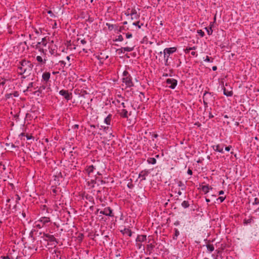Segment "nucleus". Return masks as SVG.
Returning <instances> with one entry per match:
<instances>
[{
  "instance_id": "nucleus-44",
  "label": "nucleus",
  "mask_w": 259,
  "mask_h": 259,
  "mask_svg": "<svg viewBox=\"0 0 259 259\" xmlns=\"http://www.w3.org/2000/svg\"><path fill=\"white\" fill-rule=\"evenodd\" d=\"M142 242H136V246L138 247L139 249H141L143 246Z\"/></svg>"
},
{
  "instance_id": "nucleus-51",
  "label": "nucleus",
  "mask_w": 259,
  "mask_h": 259,
  "mask_svg": "<svg viewBox=\"0 0 259 259\" xmlns=\"http://www.w3.org/2000/svg\"><path fill=\"white\" fill-rule=\"evenodd\" d=\"M12 96V94H7L6 95H5V97L7 99H9Z\"/></svg>"
},
{
  "instance_id": "nucleus-13",
  "label": "nucleus",
  "mask_w": 259,
  "mask_h": 259,
  "mask_svg": "<svg viewBox=\"0 0 259 259\" xmlns=\"http://www.w3.org/2000/svg\"><path fill=\"white\" fill-rule=\"evenodd\" d=\"M223 148L224 146L223 145L218 144L216 145L212 146V148L214 151H218L222 153H224Z\"/></svg>"
},
{
  "instance_id": "nucleus-60",
  "label": "nucleus",
  "mask_w": 259,
  "mask_h": 259,
  "mask_svg": "<svg viewBox=\"0 0 259 259\" xmlns=\"http://www.w3.org/2000/svg\"><path fill=\"white\" fill-rule=\"evenodd\" d=\"M217 68H218L217 66H214L212 67V69L213 71H215V70H217Z\"/></svg>"
},
{
  "instance_id": "nucleus-37",
  "label": "nucleus",
  "mask_w": 259,
  "mask_h": 259,
  "mask_svg": "<svg viewBox=\"0 0 259 259\" xmlns=\"http://www.w3.org/2000/svg\"><path fill=\"white\" fill-rule=\"evenodd\" d=\"M197 33L201 37H203L204 36V32L201 29L197 30Z\"/></svg>"
},
{
  "instance_id": "nucleus-33",
  "label": "nucleus",
  "mask_w": 259,
  "mask_h": 259,
  "mask_svg": "<svg viewBox=\"0 0 259 259\" xmlns=\"http://www.w3.org/2000/svg\"><path fill=\"white\" fill-rule=\"evenodd\" d=\"M205 29L206 30L207 34L210 35L212 33V29L211 27H205Z\"/></svg>"
},
{
  "instance_id": "nucleus-10",
  "label": "nucleus",
  "mask_w": 259,
  "mask_h": 259,
  "mask_svg": "<svg viewBox=\"0 0 259 259\" xmlns=\"http://www.w3.org/2000/svg\"><path fill=\"white\" fill-rule=\"evenodd\" d=\"M51 77V74L49 72L45 71L42 73L41 81L44 84H46L49 81Z\"/></svg>"
},
{
  "instance_id": "nucleus-52",
  "label": "nucleus",
  "mask_w": 259,
  "mask_h": 259,
  "mask_svg": "<svg viewBox=\"0 0 259 259\" xmlns=\"http://www.w3.org/2000/svg\"><path fill=\"white\" fill-rule=\"evenodd\" d=\"M191 54L192 56H197V54L196 52H194V51H192L191 52Z\"/></svg>"
},
{
  "instance_id": "nucleus-24",
  "label": "nucleus",
  "mask_w": 259,
  "mask_h": 259,
  "mask_svg": "<svg viewBox=\"0 0 259 259\" xmlns=\"http://www.w3.org/2000/svg\"><path fill=\"white\" fill-rule=\"evenodd\" d=\"M210 188L209 186L207 185H204L202 186L201 187L202 191L205 193L206 194L209 192Z\"/></svg>"
},
{
  "instance_id": "nucleus-8",
  "label": "nucleus",
  "mask_w": 259,
  "mask_h": 259,
  "mask_svg": "<svg viewBox=\"0 0 259 259\" xmlns=\"http://www.w3.org/2000/svg\"><path fill=\"white\" fill-rule=\"evenodd\" d=\"M99 213L101 214H104L109 217H113V214L112 210L110 207H107L104 208V210H101Z\"/></svg>"
},
{
  "instance_id": "nucleus-6",
  "label": "nucleus",
  "mask_w": 259,
  "mask_h": 259,
  "mask_svg": "<svg viewBox=\"0 0 259 259\" xmlns=\"http://www.w3.org/2000/svg\"><path fill=\"white\" fill-rule=\"evenodd\" d=\"M166 83L168 88L174 89L177 85L178 81L174 78H168L166 80Z\"/></svg>"
},
{
  "instance_id": "nucleus-25",
  "label": "nucleus",
  "mask_w": 259,
  "mask_h": 259,
  "mask_svg": "<svg viewBox=\"0 0 259 259\" xmlns=\"http://www.w3.org/2000/svg\"><path fill=\"white\" fill-rule=\"evenodd\" d=\"M147 161L149 164H154L156 163V159L153 157H150L147 159Z\"/></svg>"
},
{
  "instance_id": "nucleus-7",
  "label": "nucleus",
  "mask_w": 259,
  "mask_h": 259,
  "mask_svg": "<svg viewBox=\"0 0 259 259\" xmlns=\"http://www.w3.org/2000/svg\"><path fill=\"white\" fill-rule=\"evenodd\" d=\"M59 94L64 97L67 101L72 98V93H69L67 90H62L59 91Z\"/></svg>"
},
{
  "instance_id": "nucleus-12",
  "label": "nucleus",
  "mask_w": 259,
  "mask_h": 259,
  "mask_svg": "<svg viewBox=\"0 0 259 259\" xmlns=\"http://www.w3.org/2000/svg\"><path fill=\"white\" fill-rule=\"evenodd\" d=\"M95 169V167L93 165H91L87 166L85 169V170L89 176H92V174L94 172Z\"/></svg>"
},
{
  "instance_id": "nucleus-29",
  "label": "nucleus",
  "mask_w": 259,
  "mask_h": 259,
  "mask_svg": "<svg viewBox=\"0 0 259 259\" xmlns=\"http://www.w3.org/2000/svg\"><path fill=\"white\" fill-rule=\"evenodd\" d=\"M155 246L153 245L152 243L147 245V251H149L150 253H151L154 248Z\"/></svg>"
},
{
  "instance_id": "nucleus-55",
  "label": "nucleus",
  "mask_w": 259,
  "mask_h": 259,
  "mask_svg": "<svg viewBox=\"0 0 259 259\" xmlns=\"http://www.w3.org/2000/svg\"><path fill=\"white\" fill-rule=\"evenodd\" d=\"M187 173H188V174H189L190 175H192L193 172H192V170L191 169L189 168L188 170Z\"/></svg>"
},
{
  "instance_id": "nucleus-5",
  "label": "nucleus",
  "mask_w": 259,
  "mask_h": 259,
  "mask_svg": "<svg viewBox=\"0 0 259 259\" xmlns=\"http://www.w3.org/2000/svg\"><path fill=\"white\" fill-rule=\"evenodd\" d=\"M40 235H42L41 238H42L45 241L48 242H50L51 245H55L58 243L57 239L55 238L54 235L50 234L49 233H40Z\"/></svg>"
},
{
  "instance_id": "nucleus-14",
  "label": "nucleus",
  "mask_w": 259,
  "mask_h": 259,
  "mask_svg": "<svg viewBox=\"0 0 259 259\" xmlns=\"http://www.w3.org/2000/svg\"><path fill=\"white\" fill-rule=\"evenodd\" d=\"M36 60L41 65H45L47 61V59L46 57L42 58V57L40 56H36Z\"/></svg>"
},
{
  "instance_id": "nucleus-18",
  "label": "nucleus",
  "mask_w": 259,
  "mask_h": 259,
  "mask_svg": "<svg viewBox=\"0 0 259 259\" xmlns=\"http://www.w3.org/2000/svg\"><path fill=\"white\" fill-rule=\"evenodd\" d=\"M121 232L123 234H127L129 237H131L133 234V232L131 230L126 228H125L124 229V230H121Z\"/></svg>"
},
{
  "instance_id": "nucleus-53",
  "label": "nucleus",
  "mask_w": 259,
  "mask_h": 259,
  "mask_svg": "<svg viewBox=\"0 0 259 259\" xmlns=\"http://www.w3.org/2000/svg\"><path fill=\"white\" fill-rule=\"evenodd\" d=\"M80 43L82 45H85L87 43V41L84 39H83L80 40Z\"/></svg>"
},
{
  "instance_id": "nucleus-15",
  "label": "nucleus",
  "mask_w": 259,
  "mask_h": 259,
  "mask_svg": "<svg viewBox=\"0 0 259 259\" xmlns=\"http://www.w3.org/2000/svg\"><path fill=\"white\" fill-rule=\"evenodd\" d=\"M207 95H210V93H209L208 92H205V93L203 94L202 99H203V104L204 105L205 108H206L208 107V104H207V99L206 97Z\"/></svg>"
},
{
  "instance_id": "nucleus-46",
  "label": "nucleus",
  "mask_w": 259,
  "mask_h": 259,
  "mask_svg": "<svg viewBox=\"0 0 259 259\" xmlns=\"http://www.w3.org/2000/svg\"><path fill=\"white\" fill-rule=\"evenodd\" d=\"M127 186L129 188H130V189H132V188H133V187H134V185L133 184V183H132V182H130V183H128L127 184Z\"/></svg>"
},
{
  "instance_id": "nucleus-9",
  "label": "nucleus",
  "mask_w": 259,
  "mask_h": 259,
  "mask_svg": "<svg viewBox=\"0 0 259 259\" xmlns=\"http://www.w3.org/2000/svg\"><path fill=\"white\" fill-rule=\"evenodd\" d=\"M177 50V48H175V47H171V48H165L164 50H163V53H164V54H166L165 55V56H168V57H169V56L172 54V53H174V52H175Z\"/></svg>"
},
{
  "instance_id": "nucleus-50",
  "label": "nucleus",
  "mask_w": 259,
  "mask_h": 259,
  "mask_svg": "<svg viewBox=\"0 0 259 259\" xmlns=\"http://www.w3.org/2000/svg\"><path fill=\"white\" fill-rule=\"evenodd\" d=\"M191 51V50H189V48H186L185 49H184V52L186 53V54H188L190 52V51Z\"/></svg>"
},
{
  "instance_id": "nucleus-20",
  "label": "nucleus",
  "mask_w": 259,
  "mask_h": 259,
  "mask_svg": "<svg viewBox=\"0 0 259 259\" xmlns=\"http://www.w3.org/2000/svg\"><path fill=\"white\" fill-rule=\"evenodd\" d=\"M112 118V115L109 114L105 119H104V123L107 124V125H110L111 124V120Z\"/></svg>"
},
{
  "instance_id": "nucleus-23",
  "label": "nucleus",
  "mask_w": 259,
  "mask_h": 259,
  "mask_svg": "<svg viewBox=\"0 0 259 259\" xmlns=\"http://www.w3.org/2000/svg\"><path fill=\"white\" fill-rule=\"evenodd\" d=\"M127 114L128 112L126 110L123 109L121 110V112L120 113V115L121 117H122L123 118H126L128 117Z\"/></svg>"
},
{
  "instance_id": "nucleus-22",
  "label": "nucleus",
  "mask_w": 259,
  "mask_h": 259,
  "mask_svg": "<svg viewBox=\"0 0 259 259\" xmlns=\"http://www.w3.org/2000/svg\"><path fill=\"white\" fill-rule=\"evenodd\" d=\"M206 248L207 249V252L209 253L212 252L214 249V247L213 245L211 244H207Z\"/></svg>"
},
{
  "instance_id": "nucleus-43",
  "label": "nucleus",
  "mask_w": 259,
  "mask_h": 259,
  "mask_svg": "<svg viewBox=\"0 0 259 259\" xmlns=\"http://www.w3.org/2000/svg\"><path fill=\"white\" fill-rule=\"evenodd\" d=\"M45 88H46L45 86H44V85H42V86H41V87H39V88L38 89V90H37V92H39V93H41L42 91L43 90H45Z\"/></svg>"
},
{
  "instance_id": "nucleus-45",
  "label": "nucleus",
  "mask_w": 259,
  "mask_h": 259,
  "mask_svg": "<svg viewBox=\"0 0 259 259\" xmlns=\"http://www.w3.org/2000/svg\"><path fill=\"white\" fill-rule=\"evenodd\" d=\"M66 59L68 61V63H67V65L68 66H70L71 65V63H70V56H67L66 57Z\"/></svg>"
},
{
  "instance_id": "nucleus-32",
  "label": "nucleus",
  "mask_w": 259,
  "mask_h": 259,
  "mask_svg": "<svg viewBox=\"0 0 259 259\" xmlns=\"http://www.w3.org/2000/svg\"><path fill=\"white\" fill-rule=\"evenodd\" d=\"M178 186L182 187V190H184L186 189V187L185 186V185L182 182L179 181L178 183Z\"/></svg>"
},
{
  "instance_id": "nucleus-64",
  "label": "nucleus",
  "mask_w": 259,
  "mask_h": 259,
  "mask_svg": "<svg viewBox=\"0 0 259 259\" xmlns=\"http://www.w3.org/2000/svg\"><path fill=\"white\" fill-rule=\"evenodd\" d=\"M11 147H12V148H16V146L14 144H13V143H11Z\"/></svg>"
},
{
  "instance_id": "nucleus-62",
  "label": "nucleus",
  "mask_w": 259,
  "mask_h": 259,
  "mask_svg": "<svg viewBox=\"0 0 259 259\" xmlns=\"http://www.w3.org/2000/svg\"><path fill=\"white\" fill-rule=\"evenodd\" d=\"M48 13L51 15V16H54V14L51 11H49Z\"/></svg>"
},
{
  "instance_id": "nucleus-63",
  "label": "nucleus",
  "mask_w": 259,
  "mask_h": 259,
  "mask_svg": "<svg viewBox=\"0 0 259 259\" xmlns=\"http://www.w3.org/2000/svg\"><path fill=\"white\" fill-rule=\"evenodd\" d=\"M18 95H19V94H18V92H15L14 93V96H15V97H18Z\"/></svg>"
},
{
  "instance_id": "nucleus-61",
  "label": "nucleus",
  "mask_w": 259,
  "mask_h": 259,
  "mask_svg": "<svg viewBox=\"0 0 259 259\" xmlns=\"http://www.w3.org/2000/svg\"><path fill=\"white\" fill-rule=\"evenodd\" d=\"M142 97H144V94L142 92H141L140 95V97L141 99H142Z\"/></svg>"
},
{
  "instance_id": "nucleus-47",
  "label": "nucleus",
  "mask_w": 259,
  "mask_h": 259,
  "mask_svg": "<svg viewBox=\"0 0 259 259\" xmlns=\"http://www.w3.org/2000/svg\"><path fill=\"white\" fill-rule=\"evenodd\" d=\"M21 45L23 46V49H24L25 46H27V47H28V46H27V43H26V41H24V42H21V43L20 44V46H21ZM27 49H28V48H27Z\"/></svg>"
},
{
  "instance_id": "nucleus-31",
  "label": "nucleus",
  "mask_w": 259,
  "mask_h": 259,
  "mask_svg": "<svg viewBox=\"0 0 259 259\" xmlns=\"http://www.w3.org/2000/svg\"><path fill=\"white\" fill-rule=\"evenodd\" d=\"M101 127L103 129L104 131L106 133L110 132L111 130V128L109 126H102Z\"/></svg>"
},
{
  "instance_id": "nucleus-26",
  "label": "nucleus",
  "mask_w": 259,
  "mask_h": 259,
  "mask_svg": "<svg viewBox=\"0 0 259 259\" xmlns=\"http://www.w3.org/2000/svg\"><path fill=\"white\" fill-rule=\"evenodd\" d=\"M134 47H122L121 49L122 51H123L124 52H131L134 50Z\"/></svg>"
},
{
  "instance_id": "nucleus-21",
  "label": "nucleus",
  "mask_w": 259,
  "mask_h": 259,
  "mask_svg": "<svg viewBox=\"0 0 259 259\" xmlns=\"http://www.w3.org/2000/svg\"><path fill=\"white\" fill-rule=\"evenodd\" d=\"M48 48L49 49H50L49 52L51 55H54V56H57V51L55 48H53L52 47H51V46L50 45H48Z\"/></svg>"
},
{
  "instance_id": "nucleus-57",
  "label": "nucleus",
  "mask_w": 259,
  "mask_h": 259,
  "mask_svg": "<svg viewBox=\"0 0 259 259\" xmlns=\"http://www.w3.org/2000/svg\"><path fill=\"white\" fill-rule=\"evenodd\" d=\"M213 117V115L212 114L211 112L209 113V118H212Z\"/></svg>"
},
{
  "instance_id": "nucleus-1",
  "label": "nucleus",
  "mask_w": 259,
  "mask_h": 259,
  "mask_svg": "<svg viewBox=\"0 0 259 259\" xmlns=\"http://www.w3.org/2000/svg\"><path fill=\"white\" fill-rule=\"evenodd\" d=\"M33 65L32 63L25 59L19 62L18 64V72L22 75L25 74L27 76L30 74Z\"/></svg>"
},
{
  "instance_id": "nucleus-54",
  "label": "nucleus",
  "mask_w": 259,
  "mask_h": 259,
  "mask_svg": "<svg viewBox=\"0 0 259 259\" xmlns=\"http://www.w3.org/2000/svg\"><path fill=\"white\" fill-rule=\"evenodd\" d=\"M232 148V146H227L225 148V150L227 151H229L231 149V148Z\"/></svg>"
},
{
  "instance_id": "nucleus-4",
  "label": "nucleus",
  "mask_w": 259,
  "mask_h": 259,
  "mask_svg": "<svg viewBox=\"0 0 259 259\" xmlns=\"http://www.w3.org/2000/svg\"><path fill=\"white\" fill-rule=\"evenodd\" d=\"M123 77L122 82L125 83L127 88H131L134 86V83L132 81V77L130 73L126 70L123 72Z\"/></svg>"
},
{
  "instance_id": "nucleus-40",
  "label": "nucleus",
  "mask_w": 259,
  "mask_h": 259,
  "mask_svg": "<svg viewBox=\"0 0 259 259\" xmlns=\"http://www.w3.org/2000/svg\"><path fill=\"white\" fill-rule=\"evenodd\" d=\"M259 203V199L257 198H255L254 202L252 203L253 205H256Z\"/></svg>"
},
{
  "instance_id": "nucleus-11",
  "label": "nucleus",
  "mask_w": 259,
  "mask_h": 259,
  "mask_svg": "<svg viewBox=\"0 0 259 259\" xmlns=\"http://www.w3.org/2000/svg\"><path fill=\"white\" fill-rule=\"evenodd\" d=\"M150 174V171L149 170H148V169H144V170H142L139 175V178H142V179L141 180V181H144V180H146V177H147V176H148V175Z\"/></svg>"
},
{
  "instance_id": "nucleus-48",
  "label": "nucleus",
  "mask_w": 259,
  "mask_h": 259,
  "mask_svg": "<svg viewBox=\"0 0 259 259\" xmlns=\"http://www.w3.org/2000/svg\"><path fill=\"white\" fill-rule=\"evenodd\" d=\"M33 87V82H30L28 84V85L27 87V89H29V88H32Z\"/></svg>"
},
{
  "instance_id": "nucleus-17",
  "label": "nucleus",
  "mask_w": 259,
  "mask_h": 259,
  "mask_svg": "<svg viewBox=\"0 0 259 259\" xmlns=\"http://www.w3.org/2000/svg\"><path fill=\"white\" fill-rule=\"evenodd\" d=\"M132 16V19H138L139 17V15L137 14V12L136 9H134L132 10L131 14Z\"/></svg>"
},
{
  "instance_id": "nucleus-49",
  "label": "nucleus",
  "mask_w": 259,
  "mask_h": 259,
  "mask_svg": "<svg viewBox=\"0 0 259 259\" xmlns=\"http://www.w3.org/2000/svg\"><path fill=\"white\" fill-rule=\"evenodd\" d=\"M132 37V34L129 33L126 34V37L127 38H130Z\"/></svg>"
},
{
  "instance_id": "nucleus-58",
  "label": "nucleus",
  "mask_w": 259,
  "mask_h": 259,
  "mask_svg": "<svg viewBox=\"0 0 259 259\" xmlns=\"http://www.w3.org/2000/svg\"><path fill=\"white\" fill-rule=\"evenodd\" d=\"M224 194V191L223 190H221L219 192V195H223Z\"/></svg>"
},
{
  "instance_id": "nucleus-35",
  "label": "nucleus",
  "mask_w": 259,
  "mask_h": 259,
  "mask_svg": "<svg viewBox=\"0 0 259 259\" xmlns=\"http://www.w3.org/2000/svg\"><path fill=\"white\" fill-rule=\"evenodd\" d=\"M252 221V219L251 218L249 219H247V220L245 219V220H244L243 223L244 225H247L248 224H250L251 223Z\"/></svg>"
},
{
  "instance_id": "nucleus-42",
  "label": "nucleus",
  "mask_w": 259,
  "mask_h": 259,
  "mask_svg": "<svg viewBox=\"0 0 259 259\" xmlns=\"http://www.w3.org/2000/svg\"><path fill=\"white\" fill-rule=\"evenodd\" d=\"M226 197L220 196L218 198V200H220V202H223L225 199Z\"/></svg>"
},
{
  "instance_id": "nucleus-16",
  "label": "nucleus",
  "mask_w": 259,
  "mask_h": 259,
  "mask_svg": "<svg viewBox=\"0 0 259 259\" xmlns=\"http://www.w3.org/2000/svg\"><path fill=\"white\" fill-rule=\"evenodd\" d=\"M146 240V235H138L136 238V242H143Z\"/></svg>"
},
{
  "instance_id": "nucleus-30",
  "label": "nucleus",
  "mask_w": 259,
  "mask_h": 259,
  "mask_svg": "<svg viewBox=\"0 0 259 259\" xmlns=\"http://www.w3.org/2000/svg\"><path fill=\"white\" fill-rule=\"evenodd\" d=\"M133 25L134 26H136L138 27L139 29L141 28V26L143 25V23L140 24V21L135 22L133 23Z\"/></svg>"
},
{
  "instance_id": "nucleus-59",
  "label": "nucleus",
  "mask_w": 259,
  "mask_h": 259,
  "mask_svg": "<svg viewBox=\"0 0 259 259\" xmlns=\"http://www.w3.org/2000/svg\"><path fill=\"white\" fill-rule=\"evenodd\" d=\"M196 49V47H189V49L191 50H195Z\"/></svg>"
},
{
  "instance_id": "nucleus-3",
  "label": "nucleus",
  "mask_w": 259,
  "mask_h": 259,
  "mask_svg": "<svg viewBox=\"0 0 259 259\" xmlns=\"http://www.w3.org/2000/svg\"><path fill=\"white\" fill-rule=\"evenodd\" d=\"M51 222V219L49 217H42L39 218L34 223L35 227L40 229L47 225V224Z\"/></svg>"
},
{
  "instance_id": "nucleus-27",
  "label": "nucleus",
  "mask_w": 259,
  "mask_h": 259,
  "mask_svg": "<svg viewBox=\"0 0 259 259\" xmlns=\"http://www.w3.org/2000/svg\"><path fill=\"white\" fill-rule=\"evenodd\" d=\"M174 231H175V234L172 237V238L174 240H177L178 236L180 235V232H179V231L178 230V229L177 228H175Z\"/></svg>"
},
{
  "instance_id": "nucleus-28",
  "label": "nucleus",
  "mask_w": 259,
  "mask_h": 259,
  "mask_svg": "<svg viewBox=\"0 0 259 259\" xmlns=\"http://www.w3.org/2000/svg\"><path fill=\"white\" fill-rule=\"evenodd\" d=\"M182 206L184 208H187L190 206V204L188 201L184 200L181 204Z\"/></svg>"
},
{
  "instance_id": "nucleus-39",
  "label": "nucleus",
  "mask_w": 259,
  "mask_h": 259,
  "mask_svg": "<svg viewBox=\"0 0 259 259\" xmlns=\"http://www.w3.org/2000/svg\"><path fill=\"white\" fill-rule=\"evenodd\" d=\"M106 26H108V29L110 30H112L114 28V25L109 23H106Z\"/></svg>"
},
{
  "instance_id": "nucleus-2",
  "label": "nucleus",
  "mask_w": 259,
  "mask_h": 259,
  "mask_svg": "<svg viewBox=\"0 0 259 259\" xmlns=\"http://www.w3.org/2000/svg\"><path fill=\"white\" fill-rule=\"evenodd\" d=\"M48 40L46 37H45L41 39V41L38 42L35 45H34V43H33L31 45V46L32 48L38 50L39 52L42 53L43 55L46 56L48 47Z\"/></svg>"
},
{
  "instance_id": "nucleus-41",
  "label": "nucleus",
  "mask_w": 259,
  "mask_h": 259,
  "mask_svg": "<svg viewBox=\"0 0 259 259\" xmlns=\"http://www.w3.org/2000/svg\"><path fill=\"white\" fill-rule=\"evenodd\" d=\"M123 40V38L121 35L118 36V38L116 39V41H122Z\"/></svg>"
},
{
  "instance_id": "nucleus-38",
  "label": "nucleus",
  "mask_w": 259,
  "mask_h": 259,
  "mask_svg": "<svg viewBox=\"0 0 259 259\" xmlns=\"http://www.w3.org/2000/svg\"><path fill=\"white\" fill-rule=\"evenodd\" d=\"M59 63L60 64V65L61 66H62L63 67H64L67 63L64 61H63V60H61L59 62Z\"/></svg>"
},
{
  "instance_id": "nucleus-34",
  "label": "nucleus",
  "mask_w": 259,
  "mask_h": 259,
  "mask_svg": "<svg viewBox=\"0 0 259 259\" xmlns=\"http://www.w3.org/2000/svg\"><path fill=\"white\" fill-rule=\"evenodd\" d=\"M165 55L166 54H164V61H165V66H168L169 65V63H168V56H165Z\"/></svg>"
},
{
  "instance_id": "nucleus-36",
  "label": "nucleus",
  "mask_w": 259,
  "mask_h": 259,
  "mask_svg": "<svg viewBox=\"0 0 259 259\" xmlns=\"http://www.w3.org/2000/svg\"><path fill=\"white\" fill-rule=\"evenodd\" d=\"M204 61H206V62H213V58H210V57H209L207 56L206 57V59Z\"/></svg>"
},
{
  "instance_id": "nucleus-19",
  "label": "nucleus",
  "mask_w": 259,
  "mask_h": 259,
  "mask_svg": "<svg viewBox=\"0 0 259 259\" xmlns=\"http://www.w3.org/2000/svg\"><path fill=\"white\" fill-rule=\"evenodd\" d=\"M223 93L224 95L226 96L227 97H231L233 95V91L232 90L228 91L226 90L225 88H223Z\"/></svg>"
},
{
  "instance_id": "nucleus-56",
  "label": "nucleus",
  "mask_w": 259,
  "mask_h": 259,
  "mask_svg": "<svg viewBox=\"0 0 259 259\" xmlns=\"http://www.w3.org/2000/svg\"><path fill=\"white\" fill-rule=\"evenodd\" d=\"M114 137V136L113 135H112V133H110L109 134V138L110 139V140H111L112 139V138Z\"/></svg>"
}]
</instances>
